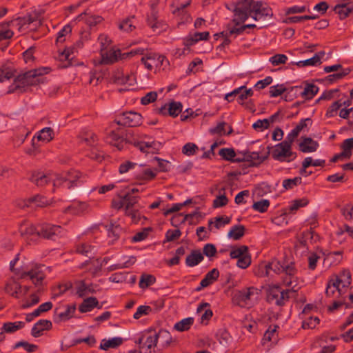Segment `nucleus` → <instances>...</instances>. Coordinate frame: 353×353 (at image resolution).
<instances>
[{"instance_id": "nucleus-11", "label": "nucleus", "mask_w": 353, "mask_h": 353, "mask_svg": "<svg viewBox=\"0 0 353 353\" xmlns=\"http://www.w3.org/2000/svg\"><path fill=\"white\" fill-rule=\"evenodd\" d=\"M143 50H132L130 52L121 53L120 50H107L105 52H101V60L100 63L101 64H112L117 62L119 60L125 59L128 57L132 56L135 54H142Z\"/></svg>"}, {"instance_id": "nucleus-46", "label": "nucleus", "mask_w": 353, "mask_h": 353, "mask_svg": "<svg viewBox=\"0 0 353 353\" xmlns=\"http://www.w3.org/2000/svg\"><path fill=\"white\" fill-rule=\"evenodd\" d=\"M156 282V278L152 274H143L139 283V288L145 289Z\"/></svg>"}, {"instance_id": "nucleus-41", "label": "nucleus", "mask_w": 353, "mask_h": 353, "mask_svg": "<svg viewBox=\"0 0 353 353\" xmlns=\"http://www.w3.org/2000/svg\"><path fill=\"white\" fill-rule=\"evenodd\" d=\"M14 70L8 64H4L0 66V82L9 80L14 77Z\"/></svg>"}, {"instance_id": "nucleus-42", "label": "nucleus", "mask_w": 353, "mask_h": 353, "mask_svg": "<svg viewBox=\"0 0 353 353\" xmlns=\"http://www.w3.org/2000/svg\"><path fill=\"white\" fill-rule=\"evenodd\" d=\"M244 233L245 227L242 225H236L230 229L228 236L234 240H239L244 235Z\"/></svg>"}, {"instance_id": "nucleus-55", "label": "nucleus", "mask_w": 353, "mask_h": 353, "mask_svg": "<svg viewBox=\"0 0 353 353\" xmlns=\"http://www.w3.org/2000/svg\"><path fill=\"white\" fill-rule=\"evenodd\" d=\"M269 206L270 201L268 199H261V201L254 203L252 208L257 212L263 213L267 211Z\"/></svg>"}, {"instance_id": "nucleus-5", "label": "nucleus", "mask_w": 353, "mask_h": 353, "mask_svg": "<svg viewBox=\"0 0 353 353\" xmlns=\"http://www.w3.org/2000/svg\"><path fill=\"white\" fill-rule=\"evenodd\" d=\"M49 268L42 264L32 263L27 270L21 274V279L28 277L32 283L38 288V292H43V282L46 278V271Z\"/></svg>"}, {"instance_id": "nucleus-27", "label": "nucleus", "mask_w": 353, "mask_h": 353, "mask_svg": "<svg viewBox=\"0 0 353 353\" xmlns=\"http://www.w3.org/2000/svg\"><path fill=\"white\" fill-rule=\"evenodd\" d=\"M94 307L101 308L102 305H99V301L96 297L91 296L83 300L79 310L81 313H85L90 312Z\"/></svg>"}, {"instance_id": "nucleus-32", "label": "nucleus", "mask_w": 353, "mask_h": 353, "mask_svg": "<svg viewBox=\"0 0 353 353\" xmlns=\"http://www.w3.org/2000/svg\"><path fill=\"white\" fill-rule=\"evenodd\" d=\"M203 260V256L199 250H193L185 259V264L188 267L197 265Z\"/></svg>"}, {"instance_id": "nucleus-39", "label": "nucleus", "mask_w": 353, "mask_h": 353, "mask_svg": "<svg viewBox=\"0 0 353 353\" xmlns=\"http://www.w3.org/2000/svg\"><path fill=\"white\" fill-rule=\"evenodd\" d=\"M19 289H20V284L12 279L9 280L5 286L6 292L16 298H19V293H20V291H18Z\"/></svg>"}, {"instance_id": "nucleus-18", "label": "nucleus", "mask_w": 353, "mask_h": 353, "mask_svg": "<svg viewBox=\"0 0 353 353\" xmlns=\"http://www.w3.org/2000/svg\"><path fill=\"white\" fill-rule=\"evenodd\" d=\"M21 235L26 240L34 241L39 238L38 225L25 222L19 226Z\"/></svg>"}, {"instance_id": "nucleus-52", "label": "nucleus", "mask_w": 353, "mask_h": 353, "mask_svg": "<svg viewBox=\"0 0 353 353\" xmlns=\"http://www.w3.org/2000/svg\"><path fill=\"white\" fill-rule=\"evenodd\" d=\"M75 290L77 294L80 297L85 296L91 292L90 288L82 281L76 283Z\"/></svg>"}, {"instance_id": "nucleus-64", "label": "nucleus", "mask_w": 353, "mask_h": 353, "mask_svg": "<svg viewBox=\"0 0 353 353\" xmlns=\"http://www.w3.org/2000/svg\"><path fill=\"white\" fill-rule=\"evenodd\" d=\"M251 263V257L249 252L244 254L237 260L236 265L242 269L247 268Z\"/></svg>"}, {"instance_id": "nucleus-2", "label": "nucleus", "mask_w": 353, "mask_h": 353, "mask_svg": "<svg viewBox=\"0 0 353 353\" xmlns=\"http://www.w3.org/2000/svg\"><path fill=\"white\" fill-rule=\"evenodd\" d=\"M232 9L234 12L232 21L236 26L243 23L248 17H251L255 21H259L264 17L272 15L271 9L261 1L243 0L232 6Z\"/></svg>"}, {"instance_id": "nucleus-6", "label": "nucleus", "mask_w": 353, "mask_h": 353, "mask_svg": "<svg viewBox=\"0 0 353 353\" xmlns=\"http://www.w3.org/2000/svg\"><path fill=\"white\" fill-rule=\"evenodd\" d=\"M82 174L77 170H70L64 174H54V187L71 190L81 185Z\"/></svg>"}, {"instance_id": "nucleus-19", "label": "nucleus", "mask_w": 353, "mask_h": 353, "mask_svg": "<svg viewBox=\"0 0 353 353\" xmlns=\"http://www.w3.org/2000/svg\"><path fill=\"white\" fill-rule=\"evenodd\" d=\"M190 3L191 0H178L175 3L176 8L172 10V13L176 16H181L183 22H188L190 19V14L185 10Z\"/></svg>"}, {"instance_id": "nucleus-50", "label": "nucleus", "mask_w": 353, "mask_h": 353, "mask_svg": "<svg viewBox=\"0 0 353 353\" xmlns=\"http://www.w3.org/2000/svg\"><path fill=\"white\" fill-rule=\"evenodd\" d=\"M121 232L122 228L119 225L111 223L108 229V236L112 239V241L118 239Z\"/></svg>"}, {"instance_id": "nucleus-21", "label": "nucleus", "mask_w": 353, "mask_h": 353, "mask_svg": "<svg viewBox=\"0 0 353 353\" xmlns=\"http://www.w3.org/2000/svg\"><path fill=\"white\" fill-rule=\"evenodd\" d=\"M183 105L181 102L172 101L168 105L162 106L159 112L162 115H165L167 112L172 117H177L182 111Z\"/></svg>"}, {"instance_id": "nucleus-8", "label": "nucleus", "mask_w": 353, "mask_h": 353, "mask_svg": "<svg viewBox=\"0 0 353 353\" xmlns=\"http://www.w3.org/2000/svg\"><path fill=\"white\" fill-rule=\"evenodd\" d=\"M6 26L17 28L19 32L26 30H35L41 25V21L36 12H32L23 17H19L16 19L5 23Z\"/></svg>"}, {"instance_id": "nucleus-30", "label": "nucleus", "mask_w": 353, "mask_h": 353, "mask_svg": "<svg viewBox=\"0 0 353 353\" xmlns=\"http://www.w3.org/2000/svg\"><path fill=\"white\" fill-rule=\"evenodd\" d=\"M324 54V52H320L319 53L315 54L312 58L298 61L295 63V64L299 67L319 65L321 63V59L323 58Z\"/></svg>"}, {"instance_id": "nucleus-22", "label": "nucleus", "mask_w": 353, "mask_h": 353, "mask_svg": "<svg viewBox=\"0 0 353 353\" xmlns=\"http://www.w3.org/2000/svg\"><path fill=\"white\" fill-rule=\"evenodd\" d=\"M156 334L157 345L160 350L168 347L173 341L171 334L165 330L156 331Z\"/></svg>"}, {"instance_id": "nucleus-16", "label": "nucleus", "mask_w": 353, "mask_h": 353, "mask_svg": "<svg viewBox=\"0 0 353 353\" xmlns=\"http://www.w3.org/2000/svg\"><path fill=\"white\" fill-rule=\"evenodd\" d=\"M138 202V197L132 196L130 193H125L123 195H119V199H113L112 206L114 209L120 210L125 208L129 209L130 207H133Z\"/></svg>"}, {"instance_id": "nucleus-23", "label": "nucleus", "mask_w": 353, "mask_h": 353, "mask_svg": "<svg viewBox=\"0 0 353 353\" xmlns=\"http://www.w3.org/2000/svg\"><path fill=\"white\" fill-rule=\"evenodd\" d=\"M135 146L142 152L154 154L157 153L161 148L162 145L158 141H141L136 143Z\"/></svg>"}, {"instance_id": "nucleus-1", "label": "nucleus", "mask_w": 353, "mask_h": 353, "mask_svg": "<svg viewBox=\"0 0 353 353\" xmlns=\"http://www.w3.org/2000/svg\"><path fill=\"white\" fill-rule=\"evenodd\" d=\"M271 271L277 274L285 273L286 276L283 279V283L286 286H292V290H283L279 286L276 285L270 288L268 290V300L269 302L279 306L284 305L289 301L290 294L296 291L294 289L295 285H293V283L296 282L295 275L297 270L292 262L281 263L277 260H272L265 265L264 270H261L259 276H272Z\"/></svg>"}, {"instance_id": "nucleus-4", "label": "nucleus", "mask_w": 353, "mask_h": 353, "mask_svg": "<svg viewBox=\"0 0 353 353\" xmlns=\"http://www.w3.org/2000/svg\"><path fill=\"white\" fill-rule=\"evenodd\" d=\"M351 284V274L349 270H343L339 275H334L330 279L325 294L332 296L336 291L339 295L344 294Z\"/></svg>"}, {"instance_id": "nucleus-14", "label": "nucleus", "mask_w": 353, "mask_h": 353, "mask_svg": "<svg viewBox=\"0 0 353 353\" xmlns=\"http://www.w3.org/2000/svg\"><path fill=\"white\" fill-rule=\"evenodd\" d=\"M115 122L119 125L136 127L141 124L142 116L135 112H125L119 116Z\"/></svg>"}, {"instance_id": "nucleus-44", "label": "nucleus", "mask_w": 353, "mask_h": 353, "mask_svg": "<svg viewBox=\"0 0 353 353\" xmlns=\"http://www.w3.org/2000/svg\"><path fill=\"white\" fill-rule=\"evenodd\" d=\"M219 154L225 160L231 161L234 162H240L241 159L239 158L234 159L236 153L232 148H221Z\"/></svg>"}, {"instance_id": "nucleus-51", "label": "nucleus", "mask_w": 353, "mask_h": 353, "mask_svg": "<svg viewBox=\"0 0 353 353\" xmlns=\"http://www.w3.org/2000/svg\"><path fill=\"white\" fill-rule=\"evenodd\" d=\"M41 292H38L37 290L36 293H33L32 294H31L29 299L24 301V302L21 305V307L23 308H28L37 304L40 300L39 294H41Z\"/></svg>"}, {"instance_id": "nucleus-25", "label": "nucleus", "mask_w": 353, "mask_h": 353, "mask_svg": "<svg viewBox=\"0 0 353 353\" xmlns=\"http://www.w3.org/2000/svg\"><path fill=\"white\" fill-rule=\"evenodd\" d=\"M52 324L50 321L41 319L37 322L32 328L31 334L34 337H39L43 334L45 330H49L52 328Z\"/></svg>"}, {"instance_id": "nucleus-58", "label": "nucleus", "mask_w": 353, "mask_h": 353, "mask_svg": "<svg viewBox=\"0 0 353 353\" xmlns=\"http://www.w3.org/2000/svg\"><path fill=\"white\" fill-rule=\"evenodd\" d=\"M301 181H302V179L300 176H296V177H294L293 179H285L283 181V186L286 190L292 189L295 186L301 184Z\"/></svg>"}, {"instance_id": "nucleus-47", "label": "nucleus", "mask_w": 353, "mask_h": 353, "mask_svg": "<svg viewBox=\"0 0 353 353\" xmlns=\"http://www.w3.org/2000/svg\"><path fill=\"white\" fill-rule=\"evenodd\" d=\"M136 261L134 256H130L127 261L123 263H119L117 264L111 265L108 268L109 272L114 271L119 269L127 268L132 265Z\"/></svg>"}, {"instance_id": "nucleus-10", "label": "nucleus", "mask_w": 353, "mask_h": 353, "mask_svg": "<svg viewBox=\"0 0 353 353\" xmlns=\"http://www.w3.org/2000/svg\"><path fill=\"white\" fill-rule=\"evenodd\" d=\"M272 157L281 162H290L296 158V153L292 151V145L283 141L275 145Z\"/></svg>"}, {"instance_id": "nucleus-62", "label": "nucleus", "mask_w": 353, "mask_h": 353, "mask_svg": "<svg viewBox=\"0 0 353 353\" xmlns=\"http://www.w3.org/2000/svg\"><path fill=\"white\" fill-rule=\"evenodd\" d=\"M286 88L283 84H278L273 85L270 88L269 93L271 97H276L281 95Z\"/></svg>"}, {"instance_id": "nucleus-15", "label": "nucleus", "mask_w": 353, "mask_h": 353, "mask_svg": "<svg viewBox=\"0 0 353 353\" xmlns=\"http://www.w3.org/2000/svg\"><path fill=\"white\" fill-rule=\"evenodd\" d=\"M141 62L144 64L145 67L152 70L154 68H160L164 65V62L168 63V61L164 56L158 55L154 53H149L142 57Z\"/></svg>"}, {"instance_id": "nucleus-36", "label": "nucleus", "mask_w": 353, "mask_h": 353, "mask_svg": "<svg viewBox=\"0 0 353 353\" xmlns=\"http://www.w3.org/2000/svg\"><path fill=\"white\" fill-rule=\"evenodd\" d=\"M319 92V87L313 83H307L301 96L306 100L312 99Z\"/></svg>"}, {"instance_id": "nucleus-3", "label": "nucleus", "mask_w": 353, "mask_h": 353, "mask_svg": "<svg viewBox=\"0 0 353 353\" xmlns=\"http://www.w3.org/2000/svg\"><path fill=\"white\" fill-rule=\"evenodd\" d=\"M50 70L49 68H39L17 75L14 78L13 83L9 86L8 92L23 93L30 86H35L43 83L45 82L43 75L48 74Z\"/></svg>"}, {"instance_id": "nucleus-34", "label": "nucleus", "mask_w": 353, "mask_h": 353, "mask_svg": "<svg viewBox=\"0 0 353 353\" xmlns=\"http://www.w3.org/2000/svg\"><path fill=\"white\" fill-rule=\"evenodd\" d=\"M105 141L108 143L117 147L119 150L123 148V138L114 131H111L105 137Z\"/></svg>"}, {"instance_id": "nucleus-40", "label": "nucleus", "mask_w": 353, "mask_h": 353, "mask_svg": "<svg viewBox=\"0 0 353 353\" xmlns=\"http://www.w3.org/2000/svg\"><path fill=\"white\" fill-rule=\"evenodd\" d=\"M25 323L23 321L7 322L3 323L2 330L6 333H14L16 331L23 328Z\"/></svg>"}, {"instance_id": "nucleus-31", "label": "nucleus", "mask_w": 353, "mask_h": 353, "mask_svg": "<svg viewBox=\"0 0 353 353\" xmlns=\"http://www.w3.org/2000/svg\"><path fill=\"white\" fill-rule=\"evenodd\" d=\"M74 50L75 47L66 48L63 51L59 53L57 59L60 61H67V63L64 64L61 67L66 68L71 64L70 61L74 57Z\"/></svg>"}, {"instance_id": "nucleus-9", "label": "nucleus", "mask_w": 353, "mask_h": 353, "mask_svg": "<svg viewBox=\"0 0 353 353\" xmlns=\"http://www.w3.org/2000/svg\"><path fill=\"white\" fill-rule=\"evenodd\" d=\"M158 3L157 0L151 1L150 12L147 14L146 22L153 32L160 33L165 30L168 26L163 21L159 19V11L157 9Z\"/></svg>"}, {"instance_id": "nucleus-63", "label": "nucleus", "mask_w": 353, "mask_h": 353, "mask_svg": "<svg viewBox=\"0 0 353 353\" xmlns=\"http://www.w3.org/2000/svg\"><path fill=\"white\" fill-rule=\"evenodd\" d=\"M309 201L307 199L303 198L301 199H296L292 202L289 206V210L294 212L297 210L299 208L305 207L308 204Z\"/></svg>"}, {"instance_id": "nucleus-48", "label": "nucleus", "mask_w": 353, "mask_h": 353, "mask_svg": "<svg viewBox=\"0 0 353 353\" xmlns=\"http://www.w3.org/2000/svg\"><path fill=\"white\" fill-rule=\"evenodd\" d=\"M134 19V17L130 18H127L123 19L119 23V28L121 30L129 32L135 29V26L134 25L133 20Z\"/></svg>"}, {"instance_id": "nucleus-56", "label": "nucleus", "mask_w": 353, "mask_h": 353, "mask_svg": "<svg viewBox=\"0 0 353 353\" xmlns=\"http://www.w3.org/2000/svg\"><path fill=\"white\" fill-rule=\"evenodd\" d=\"M248 252V246L241 245L236 248L233 249L230 252V256L232 259H238Z\"/></svg>"}, {"instance_id": "nucleus-35", "label": "nucleus", "mask_w": 353, "mask_h": 353, "mask_svg": "<svg viewBox=\"0 0 353 353\" xmlns=\"http://www.w3.org/2000/svg\"><path fill=\"white\" fill-rule=\"evenodd\" d=\"M123 339L121 337H114L101 341L100 348L107 350L109 348H116L123 343Z\"/></svg>"}, {"instance_id": "nucleus-45", "label": "nucleus", "mask_w": 353, "mask_h": 353, "mask_svg": "<svg viewBox=\"0 0 353 353\" xmlns=\"http://www.w3.org/2000/svg\"><path fill=\"white\" fill-rule=\"evenodd\" d=\"M219 194L213 201V207L219 208L226 205L228 203V199L225 194V188H222L219 191Z\"/></svg>"}, {"instance_id": "nucleus-61", "label": "nucleus", "mask_w": 353, "mask_h": 353, "mask_svg": "<svg viewBox=\"0 0 353 353\" xmlns=\"http://www.w3.org/2000/svg\"><path fill=\"white\" fill-rule=\"evenodd\" d=\"M231 221V218L228 216H218L215 218L214 222L212 220L209 221V224L211 225L214 223V226L219 229L221 227L225 226V225L230 223Z\"/></svg>"}, {"instance_id": "nucleus-59", "label": "nucleus", "mask_w": 353, "mask_h": 353, "mask_svg": "<svg viewBox=\"0 0 353 353\" xmlns=\"http://www.w3.org/2000/svg\"><path fill=\"white\" fill-rule=\"evenodd\" d=\"M317 252H310L307 256L308 268L311 270H314L316 267V263L320 259V253Z\"/></svg>"}, {"instance_id": "nucleus-49", "label": "nucleus", "mask_w": 353, "mask_h": 353, "mask_svg": "<svg viewBox=\"0 0 353 353\" xmlns=\"http://www.w3.org/2000/svg\"><path fill=\"white\" fill-rule=\"evenodd\" d=\"M210 34L208 32H196L187 40V45L192 46L199 41L208 40Z\"/></svg>"}, {"instance_id": "nucleus-53", "label": "nucleus", "mask_w": 353, "mask_h": 353, "mask_svg": "<svg viewBox=\"0 0 353 353\" xmlns=\"http://www.w3.org/2000/svg\"><path fill=\"white\" fill-rule=\"evenodd\" d=\"M29 203H32V208L43 207L48 204V201L46 198L37 195L30 198Z\"/></svg>"}, {"instance_id": "nucleus-37", "label": "nucleus", "mask_w": 353, "mask_h": 353, "mask_svg": "<svg viewBox=\"0 0 353 353\" xmlns=\"http://www.w3.org/2000/svg\"><path fill=\"white\" fill-rule=\"evenodd\" d=\"M279 328L277 325H270L267 331L264 333L263 337V344H265L266 342L272 341V343H275L277 341V334L276 331Z\"/></svg>"}, {"instance_id": "nucleus-24", "label": "nucleus", "mask_w": 353, "mask_h": 353, "mask_svg": "<svg viewBox=\"0 0 353 353\" xmlns=\"http://www.w3.org/2000/svg\"><path fill=\"white\" fill-rule=\"evenodd\" d=\"M317 141L310 137H303L302 141L299 144V150L303 153H310L316 152L319 148Z\"/></svg>"}, {"instance_id": "nucleus-33", "label": "nucleus", "mask_w": 353, "mask_h": 353, "mask_svg": "<svg viewBox=\"0 0 353 353\" xmlns=\"http://www.w3.org/2000/svg\"><path fill=\"white\" fill-rule=\"evenodd\" d=\"M209 307L210 304L208 303H202L197 307V313L201 314V321L202 323L208 321L213 315L212 311L210 308L207 309Z\"/></svg>"}, {"instance_id": "nucleus-13", "label": "nucleus", "mask_w": 353, "mask_h": 353, "mask_svg": "<svg viewBox=\"0 0 353 353\" xmlns=\"http://www.w3.org/2000/svg\"><path fill=\"white\" fill-rule=\"evenodd\" d=\"M137 343L145 353H151V349L157 346L156 330L148 329L142 332Z\"/></svg>"}, {"instance_id": "nucleus-54", "label": "nucleus", "mask_w": 353, "mask_h": 353, "mask_svg": "<svg viewBox=\"0 0 353 353\" xmlns=\"http://www.w3.org/2000/svg\"><path fill=\"white\" fill-rule=\"evenodd\" d=\"M267 158L266 156H261L259 152H253L245 154L244 159L251 161L254 164H259L262 163Z\"/></svg>"}, {"instance_id": "nucleus-17", "label": "nucleus", "mask_w": 353, "mask_h": 353, "mask_svg": "<svg viewBox=\"0 0 353 353\" xmlns=\"http://www.w3.org/2000/svg\"><path fill=\"white\" fill-rule=\"evenodd\" d=\"M39 238L42 237L52 239L55 236L61 234V228L59 225L42 223L38 225Z\"/></svg>"}, {"instance_id": "nucleus-7", "label": "nucleus", "mask_w": 353, "mask_h": 353, "mask_svg": "<svg viewBox=\"0 0 353 353\" xmlns=\"http://www.w3.org/2000/svg\"><path fill=\"white\" fill-rule=\"evenodd\" d=\"M259 290L254 287H249L236 292L233 298V302L241 307L252 306L259 298Z\"/></svg>"}, {"instance_id": "nucleus-38", "label": "nucleus", "mask_w": 353, "mask_h": 353, "mask_svg": "<svg viewBox=\"0 0 353 353\" xmlns=\"http://www.w3.org/2000/svg\"><path fill=\"white\" fill-rule=\"evenodd\" d=\"M194 321V318L192 317L185 318L176 323L174 325V329L179 332L187 331L193 325Z\"/></svg>"}, {"instance_id": "nucleus-43", "label": "nucleus", "mask_w": 353, "mask_h": 353, "mask_svg": "<svg viewBox=\"0 0 353 353\" xmlns=\"http://www.w3.org/2000/svg\"><path fill=\"white\" fill-rule=\"evenodd\" d=\"M334 11L339 14L341 19H344L353 12V4L346 5V7L334 6Z\"/></svg>"}, {"instance_id": "nucleus-28", "label": "nucleus", "mask_w": 353, "mask_h": 353, "mask_svg": "<svg viewBox=\"0 0 353 353\" xmlns=\"http://www.w3.org/2000/svg\"><path fill=\"white\" fill-rule=\"evenodd\" d=\"M76 310L75 304L67 305H65V310L63 312H61L59 313H57L54 321L56 322H61L65 321L71 319Z\"/></svg>"}, {"instance_id": "nucleus-26", "label": "nucleus", "mask_w": 353, "mask_h": 353, "mask_svg": "<svg viewBox=\"0 0 353 353\" xmlns=\"http://www.w3.org/2000/svg\"><path fill=\"white\" fill-rule=\"evenodd\" d=\"M219 276V271L214 268L208 272L205 277L201 281L200 286L196 288V291H200L202 288L208 287L215 282Z\"/></svg>"}, {"instance_id": "nucleus-29", "label": "nucleus", "mask_w": 353, "mask_h": 353, "mask_svg": "<svg viewBox=\"0 0 353 353\" xmlns=\"http://www.w3.org/2000/svg\"><path fill=\"white\" fill-rule=\"evenodd\" d=\"M103 18L99 15H90L86 12H83L78 15L74 21H84L87 25L90 27L94 26L97 24L101 23Z\"/></svg>"}, {"instance_id": "nucleus-60", "label": "nucleus", "mask_w": 353, "mask_h": 353, "mask_svg": "<svg viewBox=\"0 0 353 353\" xmlns=\"http://www.w3.org/2000/svg\"><path fill=\"white\" fill-rule=\"evenodd\" d=\"M72 28L70 25L65 26L58 33L57 37V43H63L65 41L67 35L70 34Z\"/></svg>"}, {"instance_id": "nucleus-12", "label": "nucleus", "mask_w": 353, "mask_h": 353, "mask_svg": "<svg viewBox=\"0 0 353 353\" xmlns=\"http://www.w3.org/2000/svg\"><path fill=\"white\" fill-rule=\"evenodd\" d=\"M54 132L53 129L46 127L39 130L32 139V148L27 151L29 154H33L34 152L39 149L41 144L49 143L54 139Z\"/></svg>"}, {"instance_id": "nucleus-57", "label": "nucleus", "mask_w": 353, "mask_h": 353, "mask_svg": "<svg viewBox=\"0 0 353 353\" xmlns=\"http://www.w3.org/2000/svg\"><path fill=\"white\" fill-rule=\"evenodd\" d=\"M92 249L93 247L87 243H82L76 245V252L87 256L92 252Z\"/></svg>"}, {"instance_id": "nucleus-20", "label": "nucleus", "mask_w": 353, "mask_h": 353, "mask_svg": "<svg viewBox=\"0 0 353 353\" xmlns=\"http://www.w3.org/2000/svg\"><path fill=\"white\" fill-rule=\"evenodd\" d=\"M54 174H46L41 172H35L32 174L30 180L36 185L43 187L48 184L50 181L54 183Z\"/></svg>"}]
</instances>
